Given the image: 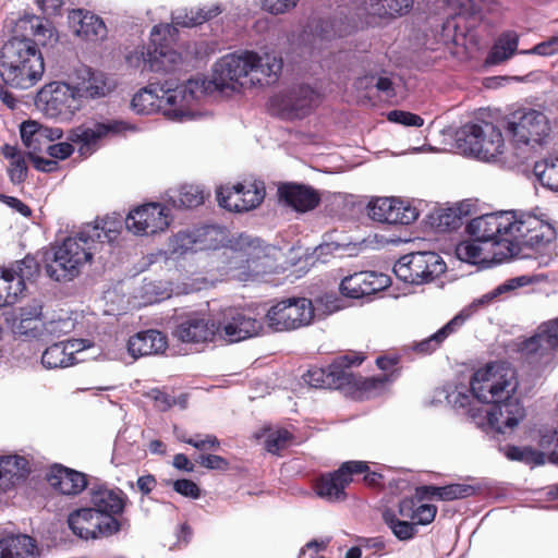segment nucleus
Listing matches in <instances>:
<instances>
[{"mask_svg": "<svg viewBox=\"0 0 558 558\" xmlns=\"http://www.w3.org/2000/svg\"><path fill=\"white\" fill-rule=\"evenodd\" d=\"M20 133L23 144L28 148V156L44 150L48 153V146L63 136L60 128H49L32 120L21 124Z\"/></svg>", "mask_w": 558, "mask_h": 558, "instance_id": "obj_28", "label": "nucleus"}, {"mask_svg": "<svg viewBox=\"0 0 558 558\" xmlns=\"http://www.w3.org/2000/svg\"><path fill=\"white\" fill-rule=\"evenodd\" d=\"M80 340H68L51 344L43 355L41 363L46 368H64L78 363L76 353L83 350Z\"/></svg>", "mask_w": 558, "mask_h": 558, "instance_id": "obj_30", "label": "nucleus"}, {"mask_svg": "<svg viewBox=\"0 0 558 558\" xmlns=\"http://www.w3.org/2000/svg\"><path fill=\"white\" fill-rule=\"evenodd\" d=\"M195 461L208 470L227 471L230 468L229 461L217 454H199Z\"/></svg>", "mask_w": 558, "mask_h": 558, "instance_id": "obj_60", "label": "nucleus"}, {"mask_svg": "<svg viewBox=\"0 0 558 558\" xmlns=\"http://www.w3.org/2000/svg\"><path fill=\"white\" fill-rule=\"evenodd\" d=\"M515 227V211L502 210L473 218L466 225V232L475 241L492 245V262L501 264L513 259L511 242Z\"/></svg>", "mask_w": 558, "mask_h": 558, "instance_id": "obj_4", "label": "nucleus"}, {"mask_svg": "<svg viewBox=\"0 0 558 558\" xmlns=\"http://www.w3.org/2000/svg\"><path fill=\"white\" fill-rule=\"evenodd\" d=\"M526 53L537 54L542 57H550L558 53V36H551L548 39L538 43Z\"/></svg>", "mask_w": 558, "mask_h": 558, "instance_id": "obj_62", "label": "nucleus"}, {"mask_svg": "<svg viewBox=\"0 0 558 558\" xmlns=\"http://www.w3.org/2000/svg\"><path fill=\"white\" fill-rule=\"evenodd\" d=\"M511 242L514 247V258H527L531 254L527 250H541L556 239L555 228L532 214H517L515 227Z\"/></svg>", "mask_w": 558, "mask_h": 558, "instance_id": "obj_8", "label": "nucleus"}, {"mask_svg": "<svg viewBox=\"0 0 558 558\" xmlns=\"http://www.w3.org/2000/svg\"><path fill=\"white\" fill-rule=\"evenodd\" d=\"M171 221L170 209L160 203H147L131 210L125 218L128 230L136 235L165 231Z\"/></svg>", "mask_w": 558, "mask_h": 558, "instance_id": "obj_19", "label": "nucleus"}, {"mask_svg": "<svg viewBox=\"0 0 558 558\" xmlns=\"http://www.w3.org/2000/svg\"><path fill=\"white\" fill-rule=\"evenodd\" d=\"M322 101V94L308 84L295 85L271 97L270 107L284 120L310 116Z\"/></svg>", "mask_w": 558, "mask_h": 558, "instance_id": "obj_12", "label": "nucleus"}, {"mask_svg": "<svg viewBox=\"0 0 558 558\" xmlns=\"http://www.w3.org/2000/svg\"><path fill=\"white\" fill-rule=\"evenodd\" d=\"M27 165L24 157L10 161L8 174L13 184H21L27 179Z\"/></svg>", "mask_w": 558, "mask_h": 558, "instance_id": "obj_61", "label": "nucleus"}, {"mask_svg": "<svg viewBox=\"0 0 558 558\" xmlns=\"http://www.w3.org/2000/svg\"><path fill=\"white\" fill-rule=\"evenodd\" d=\"M277 195L281 203L296 213L314 210L322 202V195L316 189L298 182L280 183Z\"/></svg>", "mask_w": 558, "mask_h": 558, "instance_id": "obj_25", "label": "nucleus"}, {"mask_svg": "<svg viewBox=\"0 0 558 558\" xmlns=\"http://www.w3.org/2000/svg\"><path fill=\"white\" fill-rule=\"evenodd\" d=\"M470 389L480 402L490 404L487 423L492 429L505 434L525 417V408L519 392L517 371L505 362H490L474 372Z\"/></svg>", "mask_w": 558, "mask_h": 558, "instance_id": "obj_2", "label": "nucleus"}, {"mask_svg": "<svg viewBox=\"0 0 558 558\" xmlns=\"http://www.w3.org/2000/svg\"><path fill=\"white\" fill-rule=\"evenodd\" d=\"M465 215L461 207L441 209L435 218L436 227L442 232L457 230L463 225Z\"/></svg>", "mask_w": 558, "mask_h": 558, "instance_id": "obj_49", "label": "nucleus"}, {"mask_svg": "<svg viewBox=\"0 0 558 558\" xmlns=\"http://www.w3.org/2000/svg\"><path fill=\"white\" fill-rule=\"evenodd\" d=\"M74 151L73 143L66 140V142H61L57 144H50L48 146V154L52 158L64 160L69 158Z\"/></svg>", "mask_w": 558, "mask_h": 558, "instance_id": "obj_63", "label": "nucleus"}, {"mask_svg": "<svg viewBox=\"0 0 558 558\" xmlns=\"http://www.w3.org/2000/svg\"><path fill=\"white\" fill-rule=\"evenodd\" d=\"M14 274L7 268H0V306L15 303L20 288L14 286Z\"/></svg>", "mask_w": 558, "mask_h": 558, "instance_id": "obj_52", "label": "nucleus"}, {"mask_svg": "<svg viewBox=\"0 0 558 558\" xmlns=\"http://www.w3.org/2000/svg\"><path fill=\"white\" fill-rule=\"evenodd\" d=\"M216 326H219L217 333L229 342L245 340L258 335L262 329L259 320L236 307L223 310L221 319L216 323Z\"/></svg>", "mask_w": 558, "mask_h": 558, "instance_id": "obj_21", "label": "nucleus"}, {"mask_svg": "<svg viewBox=\"0 0 558 558\" xmlns=\"http://www.w3.org/2000/svg\"><path fill=\"white\" fill-rule=\"evenodd\" d=\"M478 487L470 484L453 483L441 486V500L451 501L474 496Z\"/></svg>", "mask_w": 558, "mask_h": 558, "instance_id": "obj_55", "label": "nucleus"}, {"mask_svg": "<svg viewBox=\"0 0 558 558\" xmlns=\"http://www.w3.org/2000/svg\"><path fill=\"white\" fill-rule=\"evenodd\" d=\"M16 333L28 338H37L41 335V307H22L20 322L15 327Z\"/></svg>", "mask_w": 558, "mask_h": 558, "instance_id": "obj_43", "label": "nucleus"}, {"mask_svg": "<svg viewBox=\"0 0 558 558\" xmlns=\"http://www.w3.org/2000/svg\"><path fill=\"white\" fill-rule=\"evenodd\" d=\"M256 61V52L244 51L241 54L229 53L221 57L213 68L211 83L215 88L238 90L243 86L241 78L250 76L252 62Z\"/></svg>", "mask_w": 558, "mask_h": 558, "instance_id": "obj_16", "label": "nucleus"}, {"mask_svg": "<svg viewBox=\"0 0 558 558\" xmlns=\"http://www.w3.org/2000/svg\"><path fill=\"white\" fill-rule=\"evenodd\" d=\"M558 348V318L543 324L539 332L524 342V350L536 353L539 349Z\"/></svg>", "mask_w": 558, "mask_h": 558, "instance_id": "obj_41", "label": "nucleus"}, {"mask_svg": "<svg viewBox=\"0 0 558 558\" xmlns=\"http://www.w3.org/2000/svg\"><path fill=\"white\" fill-rule=\"evenodd\" d=\"M177 438L184 444L193 446L195 449L199 451H215L220 447V440L217 436L211 434H196L193 437H187L185 435H177Z\"/></svg>", "mask_w": 558, "mask_h": 558, "instance_id": "obj_54", "label": "nucleus"}, {"mask_svg": "<svg viewBox=\"0 0 558 558\" xmlns=\"http://www.w3.org/2000/svg\"><path fill=\"white\" fill-rule=\"evenodd\" d=\"M265 197L264 185L256 183H236L231 186H220L217 190V201L220 207L235 213L248 211L260 205Z\"/></svg>", "mask_w": 558, "mask_h": 558, "instance_id": "obj_20", "label": "nucleus"}, {"mask_svg": "<svg viewBox=\"0 0 558 558\" xmlns=\"http://www.w3.org/2000/svg\"><path fill=\"white\" fill-rule=\"evenodd\" d=\"M168 347L167 336L155 329L140 331L128 341V350L133 357L165 352Z\"/></svg>", "mask_w": 558, "mask_h": 558, "instance_id": "obj_32", "label": "nucleus"}, {"mask_svg": "<svg viewBox=\"0 0 558 558\" xmlns=\"http://www.w3.org/2000/svg\"><path fill=\"white\" fill-rule=\"evenodd\" d=\"M412 5L413 0H364L363 2L368 15L386 20L407 14Z\"/></svg>", "mask_w": 558, "mask_h": 558, "instance_id": "obj_37", "label": "nucleus"}, {"mask_svg": "<svg viewBox=\"0 0 558 558\" xmlns=\"http://www.w3.org/2000/svg\"><path fill=\"white\" fill-rule=\"evenodd\" d=\"M96 247L88 233L84 230L70 235L54 248V258L48 264V276L59 282L71 281L76 278L82 268L92 262Z\"/></svg>", "mask_w": 558, "mask_h": 558, "instance_id": "obj_5", "label": "nucleus"}, {"mask_svg": "<svg viewBox=\"0 0 558 558\" xmlns=\"http://www.w3.org/2000/svg\"><path fill=\"white\" fill-rule=\"evenodd\" d=\"M167 485L171 484L175 493L192 499L201 497V488L198 485L189 478H180L175 481H169Z\"/></svg>", "mask_w": 558, "mask_h": 558, "instance_id": "obj_58", "label": "nucleus"}, {"mask_svg": "<svg viewBox=\"0 0 558 558\" xmlns=\"http://www.w3.org/2000/svg\"><path fill=\"white\" fill-rule=\"evenodd\" d=\"M293 440V435L286 428L270 430L265 439V449L272 454H279L288 448Z\"/></svg>", "mask_w": 558, "mask_h": 558, "instance_id": "obj_53", "label": "nucleus"}, {"mask_svg": "<svg viewBox=\"0 0 558 558\" xmlns=\"http://www.w3.org/2000/svg\"><path fill=\"white\" fill-rule=\"evenodd\" d=\"M315 307L310 299L289 298L271 306L266 314L268 326L275 331L294 330L312 323Z\"/></svg>", "mask_w": 558, "mask_h": 558, "instance_id": "obj_13", "label": "nucleus"}, {"mask_svg": "<svg viewBox=\"0 0 558 558\" xmlns=\"http://www.w3.org/2000/svg\"><path fill=\"white\" fill-rule=\"evenodd\" d=\"M170 25H155L150 32L147 46L131 52L126 59L130 64L142 68V71L171 72L181 63L182 57L175 51L168 39Z\"/></svg>", "mask_w": 558, "mask_h": 558, "instance_id": "obj_6", "label": "nucleus"}, {"mask_svg": "<svg viewBox=\"0 0 558 558\" xmlns=\"http://www.w3.org/2000/svg\"><path fill=\"white\" fill-rule=\"evenodd\" d=\"M533 171L544 187L558 192V157L536 162Z\"/></svg>", "mask_w": 558, "mask_h": 558, "instance_id": "obj_45", "label": "nucleus"}, {"mask_svg": "<svg viewBox=\"0 0 558 558\" xmlns=\"http://www.w3.org/2000/svg\"><path fill=\"white\" fill-rule=\"evenodd\" d=\"M13 33L0 50V77L11 88L28 89L45 71L44 58L37 46L57 43L58 34L51 21L34 14L21 16Z\"/></svg>", "mask_w": 558, "mask_h": 558, "instance_id": "obj_1", "label": "nucleus"}, {"mask_svg": "<svg viewBox=\"0 0 558 558\" xmlns=\"http://www.w3.org/2000/svg\"><path fill=\"white\" fill-rule=\"evenodd\" d=\"M126 129L128 124L122 121L95 122L92 125L81 124L68 132L66 140L77 146L81 157L87 158L100 148L102 140Z\"/></svg>", "mask_w": 558, "mask_h": 558, "instance_id": "obj_18", "label": "nucleus"}, {"mask_svg": "<svg viewBox=\"0 0 558 558\" xmlns=\"http://www.w3.org/2000/svg\"><path fill=\"white\" fill-rule=\"evenodd\" d=\"M390 122L400 123L407 126H422L424 124V119L415 113L402 111V110H392L387 116Z\"/></svg>", "mask_w": 558, "mask_h": 558, "instance_id": "obj_59", "label": "nucleus"}, {"mask_svg": "<svg viewBox=\"0 0 558 558\" xmlns=\"http://www.w3.org/2000/svg\"><path fill=\"white\" fill-rule=\"evenodd\" d=\"M219 332L216 322L205 316L193 315L182 320L173 330V337L183 343H206L213 341Z\"/></svg>", "mask_w": 558, "mask_h": 558, "instance_id": "obj_27", "label": "nucleus"}, {"mask_svg": "<svg viewBox=\"0 0 558 558\" xmlns=\"http://www.w3.org/2000/svg\"><path fill=\"white\" fill-rule=\"evenodd\" d=\"M68 525L75 536L85 541L109 537L122 529V522L118 518L102 519L90 507L72 511L68 517Z\"/></svg>", "mask_w": 558, "mask_h": 558, "instance_id": "obj_14", "label": "nucleus"}, {"mask_svg": "<svg viewBox=\"0 0 558 558\" xmlns=\"http://www.w3.org/2000/svg\"><path fill=\"white\" fill-rule=\"evenodd\" d=\"M252 71H250V82L253 85H271L279 78L282 70V60L268 54L262 59L256 53V61L252 62Z\"/></svg>", "mask_w": 558, "mask_h": 558, "instance_id": "obj_34", "label": "nucleus"}, {"mask_svg": "<svg viewBox=\"0 0 558 558\" xmlns=\"http://www.w3.org/2000/svg\"><path fill=\"white\" fill-rule=\"evenodd\" d=\"M0 202L14 209L16 213L21 214L24 217L32 216V209L24 202L14 196H9L0 193Z\"/></svg>", "mask_w": 558, "mask_h": 558, "instance_id": "obj_64", "label": "nucleus"}, {"mask_svg": "<svg viewBox=\"0 0 558 558\" xmlns=\"http://www.w3.org/2000/svg\"><path fill=\"white\" fill-rule=\"evenodd\" d=\"M505 456L511 461L533 463L536 465L543 464L545 461V454L532 447L508 445L505 447Z\"/></svg>", "mask_w": 558, "mask_h": 558, "instance_id": "obj_48", "label": "nucleus"}, {"mask_svg": "<svg viewBox=\"0 0 558 558\" xmlns=\"http://www.w3.org/2000/svg\"><path fill=\"white\" fill-rule=\"evenodd\" d=\"M198 87V83L193 80H189L186 83L175 86L174 88L168 87L165 92L166 102L174 107L172 112L175 117H182L185 109L195 100V89Z\"/></svg>", "mask_w": 558, "mask_h": 558, "instance_id": "obj_38", "label": "nucleus"}, {"mask_svg": "<svg viewBox=\"0 0 558 558\" xmlns=\"http://www.w3.org/2000/svg\"><path fill=\"white\" fill-rule=\"evenodd\" d=\"M75 85L80 100L99 99L113 92L114 82L102 71L94 70L90 66L83 65L75 71Z\"/></svg>", "mask_w": 558, "mask_h": 558, "instance_id": "obj_24", "label": "nucleus"}, {"mask_svg": "<svg viewBox=\"0 0 558 558\" xmlns=\"http://www.w3.org/2000/svg\"><path fill=\"white\" fill-rule=\"evenodd\" d=\"M481 241H475L471 238L469 241L460 242L456 247V254L459 259L469 264H478L486 262L487 258L483 256V247Z\"/></svg>", "mask_w": 558, "mask_h": 558, "instance_id": "obj_51", "label": "nucleus"}, {"mask_svg": "<svg viewBox=\"0 0 558 558\" xmlns=\"http://www.w3.org/2000/svg\"><path fill=\"white\" fill-rule=\"evenodd\" d=\"M121 229L122 223L119 219L106 217L101 220H96L94 225H87L83 230L88 233V238H90L96 247L97 243H112L116 241Z\"/></svg>", "mask_w": 558, "mask_h": 558, "instance_id": "obj_40", "label": "nucleus"}, {"mask_svg": "<svg viewBox=\"0 0 558 558\" xmlns=\"http://www.w3.org/2000/svg\"><path fill=\"white\" fill-rule=\"evenodd\" d=\"M220 5H211L209 8H198L196 10H190L183 15L179 14L174 17V23L182 27H194L201 25L221 13Z\"/></svg>", "mask_w": 558, "mask_h": 558, "instance_id": "obj_44", "label": "nucleus"}, {"mask_svg": "<svg viewBox=\"0 0 558 558\" xmlns=\"http://www.w3.org/2000/svg\"><path fill=\"white\" fill-rule=\"evenodd\" d=\"M72 22H77L76 34L86 40H100L107 37V27L101 17L83 10L71 13Z\"/></svg>", "mask_w": 558, "mask_h": 558, "instance_id": "obj_35", "label": "nucleus"}, {"mask_svg": "<svg viewBox=\"0 0 558 558\" xmlns=\"http://www.w3.org/2000/svg\"><path fill=\"white\" fill-rule=\"evenodd\" d=\"M208 196L209 193H206L202 186L195 184H184L179 191L178 201H175V203L179 207L195 208L204 204L206 197Z\"/></svg>", "mask_w": 558, "mask_h": 558, "instance_id": "obj_47", "label": "nucleus"}, {"mask_svg": "<svg viewBox=\"0 0 558 558\" xmlns=\"http://www.w3.org/2000/svg\"><path fill=\"white\" fill-rule=\"evenodd\" d=\"M36 107L47 117L68 121L82 108L74 87L64 82H50L35 97Z\"/></svg>", "mask_w": 558, "mask_h": 558, "instance_id": "obj_10", "label": "nucleus"}, {"mask_svg": "<svg viewBox=\"0 0 558 558\" xmlns=\"http://www.w3.org/2000/svg\"><path fill=\"white\" fill-rule=\"evenodd\" d=\"M158 99V96L151 88L144 87L133 96L131 106L140 114H149L159 107Z\"/></svg>", "mask_w": 558, "mask_h": 558, "instance_id": "obj_50", "label": "nucleus"}, {"mask_svg": "<svg viewBox=\"0 0 558 558\" xmlns=\"http://www.w3.org/2000/svg\"><path fill=\"white\" fill-rule=\"evenodd\" d=\"M89 501L90 508L101 514L102 519L118 518L124 511L128 496L118 487L110 488L105 484H97L89 489Z\"/></svg>", "mask_w": 558, "mask_h": 558, "instance_id": "obj_26", "label": "nucleus"}, {"mask_svg": "<svg viewBox=\"0 0 558 558\" xmlns=\"http://www.w3.org/2000/svg\"><path fill=\"white\" fill-rule=\"evenodd\" d=\"M530 280L525 276L511 278L504 283L499 284L496 289H494L490 293L485 294L481 300H478L480 304H486L497 298L500 294H504L509 291H513L520 287L526 286Z\"/></svg>", "mask_w": 558, "mask_h": 558, "instance_id": "obj_57", "label": "nucleus"}, {"mask_svg": "<svg viewBox=\"0 0 558 558\" xmlns=\"http://www.w3.org/2000/svg\"><path fill=\"white\" fill-rule=\"evenodd\" d=\"M364 360L362 352L349 351L335 356L327 367H311L303 379L313 388L341 390L355 400L369 399L384 390L390 376L362 377L354 374L351 368Z\"/></svg>", "mask_w": 558, "mask_h": 558, "instance_id": "obj_3", "label": "nucleus"}, {"mask_svg": "<svg viewBox=\"0 0 558 558\" xmlns=\"http://www.w3.org/2000/svg\"><path fill=\"white\" fill-rule=\"evenodd\" d=\"M36 541L28 535H11L0 539V558H36Z\"/></svg>", "mask_w": 558, "mask_h": 558, "instance_id": "obj_36", "label": "nucleus"}, {"mask_svg": "<svg viewBox=\"0 0 558 558\" xmlns=\"http://www.w3.org/2000/svg\"><path fill=\"white\" fill-rule=\"evenodd\" d=\"M368 470L365 461H347L333 472L322 474L314 484L317 496L339 502L347 499L345 488L353 482L354 475H361Z\"/></svg>", "mask_w": 558, "mask_h": 558, "instance_id": "obj_17", "label": "nucleus"}, {"mask_svg": "<svg viewBox=\"0 0 558 558\" xmlns=\"http://www.w3.org/2000/svg\"><path fill=\"white\" fill-rule=\"evenodd\" d=\"M28 472V461L24 457H0V488L10 489L24 480Z\"/></svg>", "mask_w": 558, "mask_h": 558, "instance_id": "obj_33", "label": "nucleus"}, {"mask_svg": "<svg viewBox=\"0 0 558 558\" xmlns=\"http://www.w3.org/2000/svg\"><path fill=\"white\" fill-rule=\"evenodd\" d=\"M506 130L515 144H542L549 135L550 125L543 112L529 109L513 112L507 122Z\"/></svg>", "mask_w": 558, "mask_h": 558, "instance_id": "obj_15", "label": "nucleus"}, {"mask_svg": "<svg viewBox=\"0 0 558 558\" xmlns=\"http://www.w3.org/2000/svg\"><path fill=\"white\" fill-rule=\"evenodd\" d=\"M196 238L191 231H179L169 239V248L172 254H185L193 250Z\"/></svg>", "mask_w": 558, "mask_h": 558, "instance_id": "obj_56", "label": "nucleus"}, {"mask_svg": "<svg viewBox=\"0 0 558 558\" xmlns=\"http://www.w3.org/2000/svg\"><path fill=\"white\" fill-rule=\"evenodd\" d=\"M519 36L514 31L501 33L488 52L485 63L497 65L514 56L518 50Z\"/></svg>", "mask_w": 558, "mask_h": 558, "instance_id": "obj_39", "label": "nucleus"}, {"mask_svg": "<svg viewBox=\"0 0 558 558\" xmlns=\"http://www.w3.org/2000/svg\"><path fill=\"white\" fill-rule=\"evenodd\" d=\"M457 141L470 154L487 161L501 155L505 146L501 131L486 121L466 123L458 132Z\"/></svg>", "mask_w": 558, "mask_h": 558, "instance_id": "obj_9", "label": "nucleus"}, {"mask_svg": "<svg viewBox=\"0 0 558 558\" xmlns=\"http://www.w3.org/2000/svg\"><path fill=\"white\" fill-rule=\"evenodd\" d=\"M448 5L457 10L459 16L472 20L475 23L481 22L485 12L490 11L496 0H446Z\"/></svg>", "mask_w": 558, "mask_h": 558, "instance_id": "obj_42", "label": "nucleus"}, {"mask_svg": "<svg viewBox=\"0 0 558 558\" xmlns=\"http://www.w3.org/2000/svg\"><path fill=\"white\" fill-rule=\"evenodd\" d=\"M446 263L435 252H413L401 256L393 265L398 279L410 284L433 281L446 271Z\"/></svg>", "mask_w": 558, "mask_h": 558, "instance_id": "obj_11", "label": "nucleus"}, {"mask_svg": "<svg viewBox=\"0 0 558 558\" xmlns=\"http://www.w3.org/2000/svg\"><path fill=\"white\" fill-rule=\"evenodd\" d=\"M367 214L374 221L388 225H410L418 214L414 207L393 197H379L367 205Z\"/></svg>", "mask_w": 558, "mask_h": 558, "instance_id": "obj_22", "label": "nucleus"}, {"mask_svg": "<svg viewBox=\"0 0 558 558\" xmlns=\"http://www.w3.org/2000/svg\"><path fill=\"white\" fill-rule=\"evenodd\" d=\"M46 480L54 490L62 495H78L87 486L86 474L62 464L50 466Z\"/></svg>", "mask_w": 558, "mask_h": 558, "instance_id": "obj_29", "label": "nucleus"}, {"mask_svg": "<svg viewBox=\"0 0 558 558\" xmlns=\"http://www.w3.org/2000/svg\"><path fill=\"white\" fill-rule=\"evenodd\" d=\"M14 274V286L20 288V293L23 291L25 284L24 280H31L39 274V264L33 256H25L23 259L15 263L14 268H7Z\"/></svg>", "mask_w": 558, "mask_h": 558, "instance_id": "obj_46", "label": "nucleus"}, {"mask_svg": "<svg viewBox=\"0 0 558 558\" xmlns=\"http://www.w3.org/2000/svg\"><path fill=\"white\" fill-rule=\"evenodd\" d=\"M390 282V277L383 272L359 271L341 280L340 291L347 298L361 299L385 290Z\"/></svg>", "mask_w": 558, "mask_h": 558, "instance_id": "obj_23", "label": "nucleus"}, {"mask_svg": "<svg viewBox=\"0 0 558 558\" xmlns=\"http://www.w3.org/2000/svg\"><path fill=\"white\" fill-rule=\"evenodd\" d=\"M469 314L461 312L456 315L452 319H450L445 326H442L435 333L429 337L415 341L410 345V350L420 356L430 355L436 352L444 343V341L453 332L461 327L465 320L469 318Z\"/></svg>", "mask_w": 558, "mask_h": 558, "instance_id": "obj_31", "label": "nucleus"}, {"mask_svg": "<svg viewBox=\"0 0 558 558\" xmlns=\"http://www.w3.org/2000/svg\"><path fill=\"white\" fill-rule=\"evenodd\" d=\"M437 511L435 505L402 498L398 504V515L393 510L386 509L383 520L399 541H409L417 534V525H428L435 520Z\"/></svg>", "mask_w": 558, "mask_h": 558, "instance_id": "obj_7", "label": "nucleus"}]
</instances>
